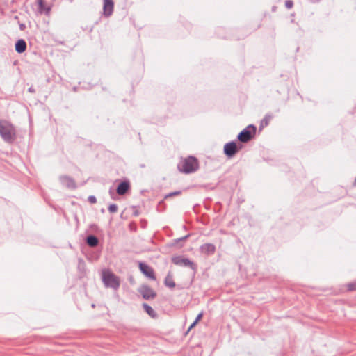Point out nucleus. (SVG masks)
I'll list each match as a JSON object with an SVG mask.
<instances>
[{"label":"nucleus","instance_id":"f257e3e1","mask_svg":"<svg viewBox=\"0 0 356 356\" xmlns=\"http://www.w3.org/2000/svg\"><path fill=\"white\" fill-rule=\"evenodd\" d=\"M0 136L4 142L13 143L16 138L14 126L8 121L0 119Z\"/></svg>","mask_w":356,"mask_h":356},{"label":"nucleus","instance_id":"f03ea898","mask_svg":"<svg viewBox=\"0 0 356 356\" xmlns=\"http://www.w3.org/2000/svg\"><path fill=\"white\" fill-rule=\"evenodd\" d=\"M178 168L186 174L193 172L198 168V161L196 158L190 156L178 165Z\"/></svg>","mask_w":356,"mask_h":356},{"label":"nucleus","instance_id":"7ed1b4c3","mask_svg":"<svg viewBox=\"0 0 356 356\" xmlns=\"http://www.w3.org/2000/svg\"><path fill=\"white\" fill-rule=\"evenodd\" d=\"M102 280L106 287H110L115 290L120 287V282L119 278L109 270L103 271Z\"/></svg>","mask_w":356,"mask_h":356},{"label":"nucleus","instance_id":"20e7f679","mask_svg":"<svg viewBox=\"0 0 356 356\" xmlns=\"http://www.w3.org/2000/svg\"><path fill=\"white\" fill-rule=\"evenodd\" d=\"M256 131L257 127L254 124H250L238 134L237 138L241 143H248L254 138Z\"/></svg>","mask_w":356,"mask_h":356},{"label":"nucleus","instance_id":"39448f33","mask_svg":"<svg viewBox=\"0 0 356 356\" xmlns=\"http://www.w3.org/2000/svg\"><path fill=\"white\" fill-rule=\"evenodd\" d=\"M172 261L174 264L179 266L189 267L193 270H196V265L190 259L184 258L182 256H176L172 257Z\"/></svg>","mask_w":356,"mask_h":356},{"label":"nucleus","instance_id":"423d86ee","mask_svg":"<svg viewBox=\"0 0 356 356\" xmlns=\"http://www.w3.org/2000/svg\"><path fill=\"white\" fill-rule=\"evenodd\" d=\"M241 148V145L238 147L235 141H231L224 145V154L228 158H232Z\"/></svg>","mask_w":356,"mask_h":356},{"label":"nucleus","instance_id":"0eeeda50","mask_svg":"<svg viewBox=\"0 0 356 356\" xmlns=\"http://www.w3.org/2000/svg\"><path fill=\"white\" fill-rule=\"evenodd\" d=\"M138 292L142 295L145 300L154 299L156 296V293L148 285L143 284L138 289Z\"/></svg>","mask_w":356,"mask_h":356},{"label":"nucleus","instance_id":"6e6552de","mask_svg":"<svg viewBox=\"0 0 356 356\" xmlns=\"http://www.w3.org/2000/svg\"><path fill=\"white\" fill-rule=\"evenodd\" d=\"M139 268H140V271L146 277H147L148 278L153 280H156V277L154 275V273L152 268L149 266L147 264L140 262L139 264Z\"/></svg>","mask_w":356,"mask_h":356},{"label":"nucleus","instance_id":"1a4fd4ad","mask_svg":"<svg viewBox=\"0 0 356 356\" xmlns=\"http://www.w3.org/2000/svg\"><path fill=\"white\" fill-rule=\"evenodd\" d=\"M59 180L63 186L68 188L75 189L76 188L74 180L69 176L62 175L59 177Z\"/></svg>","mask_w":356,"mask_h":356},{"label":"nucleus","instance_id":"9d476101","mask_svg":"<svg viewBox=\"0 0 356 356\" xmlns=\"http://www.w3.org/2000/svg\"><path fill=\"white\" fill-rule=\"evenodd\" d=\"M113 7L114 3L113 0H104V15L106 17L111 16L113 12Z\"/></svg>","mask_w":356,"mask_h":356},{"label":"nucleus","instance_id":"9b49d317","mask_svg":"<svg viewBox=\"0 0 356 356\" xmlns=\"http://www.w3.org/2000/svg\"><path fill=\"white\" fill-rule=\"evenodd\" d=\"M200 250L203 254L211 255L216 252V246L212 243H204L200 246Z\"/></svg>","mask_w":356,"mask_h":356},{"label":"nucleus","instance_id":"f8f14e48","mask_svg":"<svg viewBox=\"0 0 356 356\" xmlns=\"http://www.w3.org/2000/svg\"><path fill=\"white\" fill-rule=\"evenodd\" d=\"M130 188V184L129 181H123L120 182L116 189V192L120 195H123L127 193Z\"/></svg>","mask_w":356,"mask_h":356},{"label":"nucleus","instance_id":"ddd939ff","mask_svg":"<svg viewBox=\"0 0 356 356\" xmlns=\"http://www.w3.org/2000/svg\"><path fill=\"white\" fill-rule=\"evenodd\" d=\"M26 42L24 39H19L15 44V51L18 54L24 53L26 49Z\"/></svg>","mask_w":356,"mask_h":356},{"label":"nucleus","instance_id":"4468645a","mask_svg":"<svg viewBox=\"0 0 356 356\" xmlns=\"http://www.w3.org/2000/svg\"><path fill=\"white\" fill-rule=\"evenodd\" d=\"M86 242L88 245L94 248L98 245L99 240L96 236L90 234L86 237Z\"/></svg>","mask_w":356,"mask_h":356},{"label":"nucleus","instance_id":"2eb2a0df","mask_svg":"<svg viewBox=\"0 0 356 356\" xmlns=\"http://www.w3.org/2000/svg\"><path fill=\"white\" fill-rule=\"evenodd\" d=\"M38 11L40 14L44 13L49 15L51 10L49 6H45L43 0H38Z\"/></svg>","mask_w":356,"mask_h":356},{"label":"nucleus","instance_id":"dca6fc26","mask_svg":"<svg viewBox=\"0 0 356 356\" xmlns=\"http://www.w3.org/2000/svg\"><path fill=\"white\" fill-rule=\"evenodd\" d=\"M143 307L144 310L152 317L156 318L157 316L156 312L153 309V308L147 305V303L143 304Z\"/></svg>","mask_w":356,"mask_h":356},{"label":"nucleus","instance_id":"f3484780","mask_svg":"<svg viewBox=\"0 0 356 356\" xmlns=\"http://www.w3.org/2000/svg\"><path fill=\"white\" fill-rule=\"evenodd\" d=\"M164 284L169 288H173L175 286V282H174L172 277L169 274L165 277Z\"/></svg>","mask_w":356,"mask_h":356},{"label":"nucleus","instance_id":"a211bd4d","mask_svg":"<svg viewBox=\"0 0 356 356\" xmlns=\"http://www.w3.org/2000/svg\"><path fill=\"white\" fill-rule=\"evenodd\" d=\"M108 209L110 213H116L118 211V206L115 204H111L109 205Z\"/></svg>","mask_w":356,"mask_h":356},{"label":"nucleus","instance_id":"6ab92c4d","mask_svg":"<svg viewBox=\"0 0 356 356\" xmlns=\"http://www.w3.org/2000/svg\"><path fill=\"white\" fill-rule=\"evenodd\" d=\"M181 193V191H177L171 192V193L166 194L164 197H165V199H167L170 197L180 195Z\"/></svg>","mask_w":356,"mask_h":356},{"label":"nucleus","instance_id":"aec40b11","mask_svg":"<svg viewBox=\"0 0 356 356\" xmlns=\"http://www.w3.org/2000/svg\"><path fill=\"white\" fill-rule=\"evenodd\" d=\"M348 291H355L356 290V282L348 284Z\"/></svg>","mask_w":356,"mask_h":356},{"label":"nucleus","instance_id":"412c9836","mask_svg":"<svg viewBox=\"0 0 356 356\" xmlns=\"http://www.w3.org/2000/svg\"><path fill=\"white\" fill-rule=\"evenodd\" d=\"M285 6H286L288 9L291 8L293 6V1H291V0H286V1H285Z\"/></svg>","mask_w":356,"mask_h":356},{"label":"nucleus","instance_id":"4be33fe9","mask_svg":"<svg viewBox=\"0 0 356 356\" xmlns=\"http://www.w3.org/2000/svg\"><path fill=\"white\" fill-rule=\"evenodd\" d=\"M88 200L90 204H95L97 202V198L94 195H90L88 197Z\"/></svg>","mask_w":356,"mask_h":356},{"label":"nucleus","instance_id":"5701e85b","mask_svg":"<svg viewBox=\"0 0 356 356\" xmlns=\"http://www.w3.org/2000/svg\"><path fill=\"white\" fill-rule=\"evenodd\" d=\"M190 236V234H187L183 237H181L179 238H177L175 240V242L176 243H178V242H180V241H186L188 237Z\"/></svg>","mask_w":356,"mask_h":356},{"label":"nucleus","instance_id":"b1692460","mask_svg":"<svg viewBox=\"0 0 356 356\" xmlns=\"http://www.w3.org/2000/svg\"><path fill=\"white\" fill-rule=\"evenodd\" d=\"M202 316H203V313L202 312L200 313L197 316L196 318L195 319V323H197L198 321L202 318Z\"/></svg>","mask_w":356,"mask_h":356},{"label":"nucleus","instance_id":"393cba45","mask_svg":"<svg viewBox=\"0 0 356 356\" xmlns=\"http://www.w3.org/2000/svg\"><path fill=\"white\" fill-rule=\"evenodd\" d=\"M25 28H26L25 24H19V29H20L21 31H24V30L25 29Z\"/></svg>","mask_w":356,"mask_h":356},{"label":"nucleus","instance_id":"a878e982","mask_svg":"<svg viewBox=\"0 0 356 356\" xmlns=\"http://www.w3.org/2000/svg\"><path fill=\"white\" fill-rule=\"evenodd\" d=\"M29 90V92H35L34 88H32V87H30V88H29V90Z\"/></svg>","mask_w":356,"mask_h":356},{"label":"nucleus","instance_id":"bb28decb","mask_svg":"<svg viewBox=\"0 0 356 356\" xmlns=\"http://www.w3.org/2000/svg\"><path fill=\"white\" fill-rule=\"evenodd\" d=\"M197 323H195V321L193 323L190 325L188 330H191L192 327H193Z\"/></svg>","mask_w":356,"mask_h":356},{"label":"nucleus","instance_id":"cd10ccee","mask_svg":"<svg viewBox=\"0 0 356 356\" xmlns=\"http://www.w3.org/2000/svg\"><path fill=\"white\" fill-rule=\"evenodd\" d=\"M101 212H102V213H104V209H101Z\"/></svg>","mask_w":356,"mask_h":356}]
</instances>
